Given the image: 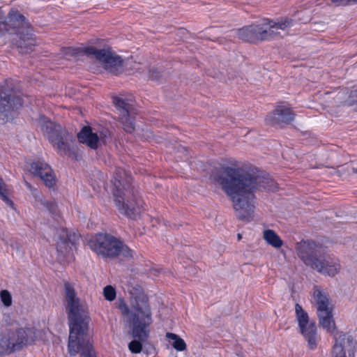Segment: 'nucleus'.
<instances>
[{"instance_id":"38","label":"nucleus","mask_w":357,"mask_h":357,"mask_svg":"<svg viewBox=\"0 0 357 357\" xmlns=\"http://www.w3.org/2000/svg\"><path fill=\"white\" fill-rule=\"evenodd\" d=\"M9 18H10V22H11L13 21V18H14V17H13L12 16V15L10 14V15Z\"/></svg>"},{"instance_id":"17","label":"nucleus","mask_w":357,"mask_h":357,"mask_svg":"<svg viewBox=\"0 0 357 357\" xmlns=\"http://www.w3.org/2000/svg\"><path fill=\"white\" fill-rule=\"evenodd\" d=\"M75 236L71 238L66 230H63L59 234L56 242V250L60 260H64L71 254L73 247L75 245Z\"/></svg>"},{"instance_id":"35","label":"nucleus","mask_w":357,"mask_h":357,"mask_svg":"<svg viewBox=\"0 0 357 357\" xmlns=\"http://www.w3.org/2000/svg\"><path fill=\"white\" fill-rule=\"evenodd\" d=\"M25 185L27 187V188L29 189L32 192L33 195L36 197H38V192L37 191V190L36 189H33L32 188V186L31 185V184L29 183L26 182V181H25Z\"/></svg>"},{"instance_id":"13","label":"nucleus","mask_w":357,"mask_h":357,"mask_svg":"<svg viewBox=\"0 0 357 357\" xmlns=\"http://www.w3.org/2000/svg\"><path fill=\"white\" fill-rule=\"evenodd\" d=\"M291 26V20L285 19L278 22H272L268 20L261 24V29L264 32L262 34L263 40H271L278 37H282V32Z\"/></svg>"},{"instance_id":"16","label":"nucleus","mask_w":357,"mask_h":357,"mask_svg":"<svg viewBox=\"0 0 357 357\" xmlns=\"http://www.w3.org/2000/svg\"><path fill=\"white\" fill-rule=\"evenodd\" d=\"M75 354L70 352L69 343L68 344V351L72 356H75L80 352V357H96L88 333H86L84 335H78L75 341Z\"/></svg>"},{"instance_id":"29","label":"nucleus","mask_w":357,"mask_h":357,"mask_svg":"<svg viewBox=\"0 0 357 357\" xmlns=\"http://www.w3.org/2000/svg\"><path fill=\"white\" fill-rule=\"evenodd\" d=\"M103 294L105 298L109 301L114 300L116 298V291L114 288L110 285L106 286L104 288Z\"/></svg>"},{"instance_id":"22","label":"nucleus","mask_w":357,"mask_h":357,"mask_svg":"<svg viewBox=\"0 0 357 357\" xmlns=\"http://www.w3.org/2000/svg\"><path fill=\"white\" fill-rule=\"evenodd\" d=\"M313 297L317 314L319 312L333 311V305L331 303L328 295L326 292L316 288L314 290Z\"/></svg>"},{"instance_id":"23","label":"nucleus","mask_w":357,"mask_h":357,"mask_svg":"<svg viewBox=\"0 0 357 357\" xmlns=\"http://www.w3.org/2000/svg\"><path fill=\"white\" fill-rule=\"evenodd\" d=\"M273 120L277 123H289L294 119L291 110L285 106H279L273 114Z\"/></svg>"},{"instance_id":"7","label":"nucleus","mask_w":357,"mask_h":357,"mask_svg":"<svg viewBox=\"0 0 357 357\" xmlns=\"http://www.w3.org/2000/svg\"><path fill=\"white\" fill-rule=\"evenodd\" d=\"M90 248L98 255L107 257H132V250L121 241L109 234H100L89 243Z\"/></svg>"},{"instance_id":"36","label":"nucleus","mask_w":357,"mask_h":357,"mask_svg":"<svg viewBox=\"0 0 357 357\" xmlns=\"http://www.w3.org/2000/svg\"><path fill=\"white\" fill-rule=\"evenodd\" d=\"M66 54H75V50L69 47V48L67 49V53Z\"/></svg>"},{"instance_id":"18","label":"nucleus","mask_w":357,"mask_h":357,"mask_svg":"<svg viewBox=\"0 0 357 357\" xmlns=\"http://www.w3.org/2000/svg\"><path fill=\"white\" fill-rule=\"evenodd\" d=\"M239 39L249 42L257 43L263 40L262 34L264 32L261 29V24L245 26L236 31Z\"/></svg>"},{"instance_id":"4","label":"nucleus","mask_w":357,"mask_h":357,"mask_svg":"<svg viewBox=\"0 0 357 357\" xmlns=\"http://www.w3.org/2000/svg\"><path fill=\"white\" fill-rule=\"evenodd\" d=\"M131 176L118 168L111 181L112 192L119 212L130 218H135L142 211V201L135 197L130 187Z\"/></svg>"},{"instance_id":"21","label":"nucleus","mask_w":357,"mask_h":357,"mask_svg":"<svg viewBox=\"0 0 357 357\" xmlns=\"http://www.w3.org/2000/svg\"><path fill=\"white\" fill-rule=\"evenodd\" d=\"M300 332L307 342L310 349H314L317 345L319 337L317 333L316 324L314 321H308L303 325H298Z\"/></svg>"},{"instance_id":"25","label":"nucleus","mask_w":357,"mask_h":357,"mask_svg":"<svg viewBox=\"0 0 357 357\" xmlns=\"http://www.w3.org/2000/svg\"><path fill=\"white\" fill-rule=\"evenodd\" d=\"M166 337L173 340L172 343V347L178 351H182L186 349V344L183 339H181L178 335L172 333H167Z\"/></svg>"},{"instance_id":"3","label":"nucleus","mask_w":357,"mask_h":357,"mask_svg":"<svg viewBox=\"0 0 357 357\" xmlns=\"http://www.w3.org/2000/svg\"><path fill=\"white\" fill-rule=\"evenodd\" d=\"M64 304L68 314L70 352L75 350V341L78 335H84L89 330V313L86 302L79 298L74 287L68 282L64 283Z\"/></svg>"},{"instance_id":"12","label":"nucleus","mask_w":357,"mask_h":357,"mask_svg":"<svg viewBox=\"0 0 357 357\" xmlns=\"http://www.w3.org/2000/svg\"><path fill=\"white\" fill-rule=\"evenodd\" d=\"M30 172L39 177L48 188H53L56 183V178L51 167L44 161H36L31 164Z\"/></svg>"},{"instance_id":"10","label":"nucleus","mask_w":357,"mask_h":357,"mask_svg":"<svg viewBox=\"0 0 357 357\" xmlns=\"http://www.w3.org/2000/svg\"><path fill=\"white\" fill-rule=\"evenodd\" d=\"M22 105L17 97L8 86L0 87V123L13 119V112Z\"/></svg>"},{"instance_id":"33","label":"nucleus","mask_w":357,"mask_h":357,"mask_svg":"<svg viewBox=\"0 0 357 357\" xmlns=\"http://www.w3.org/2000/svg\"><path fill=\"white\" fill-rule=\"evenodd\" d=\"M161 77L160 73L157 68H153L149 70V77L153 80H159Z\"/></svg>"},{"instance_id":"14","label":"nucleus","mask_w":357,"mask_h":357,"mask_svg":"<svg viewBox=\"0 0 357 357\" xmlns=\"http://www.w3.org/2000/svg\"><path fill=\"white\" fill-rule=\"evenodd\" d=\"M113 102L120 112L119 118L123 126V129L127 132H132L135 130V123L130 115L132 105L119 97H114Z\"/></svg>"},{"instance_id":"19","label":"nucleus","mask_w":357,"mask_h":357,"mask_svg":"<svg viewBox=\"0 0 357 357\" xmlns=\"http://www.w3.org/2000/svg\"><path fill=\"white\" fill-rule=\"evenodd\" d=\"M319 325L322 327L327 333L333 335L335 342L336 336L340 335H347L337 330L336 325L333 319V311L319 312L317 314Z\"/></svg>"},{"instance_id":"26","label":"nucleus","mask_w":357,"mask_h":357,"mask_svg":"<svg viewBox=\"0 0 357 357\" xmlns=\"http://www.w3.org/2000/svg\"><path fill=\"white\" fill-rule=\"evenodd\" d=\"M295 312L298 325H303V324L310 321L307 312L298 303L295 305Z\"/></svg>"},{"instance_id":"37","label":"nucleus","mask_w":357,"mask_h":357,"mask_svg":"<svg viewBox=\"0 0 357 357\" xmlns=\"http://www.w3.org/2000/svg\"><path fill=\"white\" fill-rule=\"evenodd\" d=\"M352 169L354 172L357 174V162L352 163Z\"/></svg>"},{"instance_id":"28","label":"nucleus","mask_w":357,"mask_h":357,"mask_svg":"<svg viewBox=\"0 0 357 357\" xmlns=\"http://www.w3.org/2000/svg\"><path fill=\"white\" fill-rule=\"evenodd\" d=\"M1 301L6 307H9L12 304V296L7 290H2L0 293Z\"/></svg>"},{"instance_id":"2","label":"nucleus","mask_w":357,"mask_h":357,"mask_svg":"<svg viewBox=\"0 0 357 357\" xmlns=\"http://www.w3.org/2000/svg\"><path fill=\"white\" fill-rule=\"evenodd\" d=\"M119 308L123 319L129 324L132 337L134 340L128 344L132 353H140L142 345L140 342L145 341L149 336V327L153 322L152 312L148 298L144 295L132 297L130 306L124 302L119 304Z\"/></svg>"},{"instance_id":"34","label":"nucleus","mask_w":357,"mask_h":357,"mask_svg":"<svg viewBox=\"0 0 357 357\" xmlns=\"http://www.w3.org/2000/svg\"><path fill=\"white\" fill-rule=\"evenodd\" d=\"M15 18L16 20V22L15 23V24H16V23H17V25H20V24H22L23 25L24 24V17L22 16L21 14H15Z\"/></svg>"},{"instance_id":"5","label":"nucleus","mask_w":357,"mask_h":357,"mask_svg":"<svg viewBox=\"0 0 357 357\" xmlns=\"http://www.w3.org/2000/svg\"><path fill=\"white\" fill-rule=\"evenodd\" d=\"M318 245L310 241H301L296 246L298 255L305 264L323 275H335L340 269L338 261L331 257H318Z\"/></svg>"},{"instance_id":"39","label":"nucleus","mask_w":357,"mask_h":357,"mask_svg":"<svg viewBox=\"0 0 357 357\" xmlns=\"http://www.w3.org/2000/svg\"><path fill=\"white\" fill-rule=\"evenodd\" d=\"M237 237H238V240L240 241L241 239V238H242L241 234H238Z\"/></svg>"},{"instance_id":"6","label":"nucleus","mask_w":357,"mask_h":357,"mask_svg":"<svg viewBox=\"0 0 357 357\" xmlns=\"http://www.w3.org/2000/svg\"><path fill=\"white\" fill-rule=\"evenodd\" d=\"M40 126L43 134L59 154L76 157L75 139L66 129L45 116L40 118Z\"/></svg>"},{"instance_id":"24","label":"nucleus","mask_w":357,"mask_h":357,"mask_svg":"<svg viewBox=\"0 0 357 357\" xmlns=\"http://www.w3.org/2000/svg\"><path fill=\"white\" fill-rule=\"evenodd\" d=\"M264 238L271 245L275 248H279L282 245V241L279 236L271 229H267L264 231Z\"/></svg>"},{"instance_id":"32","label":"nucleus","mask_w":357,"mask_h":357,"mask_svg":"<svg viewBox=\"0 0 357 357\" xmlns=\"http://www.w3.org/2000/svg\"><path fill=\"white\" fill-rule=\"evenodd\" d=\"M41 204L47 208V210H49L52 213H54L56 209V204L54 202H45L43 200H40Z\"/></svg>"},{"instance_id":"20","label":"nucleus","mask_w":357,"mask_h":357,"mask_svg":"<svg viewBox=\"0 0 357 357\" xmlns=\"http://www.w3.org/2000/svg\"><path fill=\"white\" fill-rule=\"evenodd\" d=\"M10 33H17L20 36L17 45L20 52L26 54L33 50V47L35 45V39L29 29L24 31L21 27L17 28V30L10 31Z\"/></svg>"},{"instance_id":"27","label":"nucleus","mask_w":357,"mask_h":357,"mask_svg":"<svg viewBox=\"0 0 357 357\" xmlns=\"http://www.w3.org/2000/svg\"><path fill=\"white\" fill-rule=\"evenodd\" d=\"M8 186L4 183L3 180L0 177V198L9 206L13 207V203L8 196Z\"/></svg>"},{"instance_id":"31","label":"nucleus","mask_w":357,"mask_h":357,"mask_svg":"<svg viewBox=\"0 0 357 357\" xmlns=\"http://www.w3.org/2000/svg\"><path fill=\"white\" fill-rule=\"evenodd\" d=\"M8 25L3 21V15L0 10V34H4L6 31H9Z\"/></svg>"},{"instance_id":"15","label":"nucleus","mask_w":357,"mask_h":357,"mask_svg":"<svg viewBox=\"0 0 357 357\" xmlns=\"http://www.w3.org/2000/svg\"><path fill=\"white\" fill-rule=\"evenodd\" d=\"M107 130L100 132L98 135L93 132L91 128L84 127L77 134V138L79 142L86 144L93 149H96L101 142H105V138L107 136Z\"/></svg>"},{"instance_id":"8","label":"nucleus","mask_w":357,"mask_h":357,"mask_svg":"<svg viewBox=\"0 0 357 357\" xmlns=\"http://www.w3.org/2000/svg\"><path fill=\"white\" fill-rule=\"evenodd\" d=\"M40 331L34 328H19L3 333L0 339V353L10 354L34 342Z\"/></svg>"},{"instance_id":"30","label":"nucleus","mask_w":357,"mask_h":357,"mask_svg":"<svg viewBox=\"0 0 357 357\" xmlns=\"http://www.w3.org/2000/svg\"><path fill=\"white\" fill-rule=\"evenodd\" d=\"M336 6H344L357 3V0H331Z\"/></svg>"},{"instance_id":"9","label":"nucleus","mask_w":357,"mask_h":357,"mask_svg":"<svg viewBox=\"0 0 357 357\" xmlns=\"http://www.w3.org/2000/svg\"><path fill=\"white\" fill-rule=\"evenodd\" d=\"M84 52L88 55L93 56L109 72L119 74L123 71V60L109 50H98L93 47H86Z\"/></svg>"},{"instance_id":"1","label":"nucleus","mask_w":357,"mask_h":357,"mask_svg":"<svg viewBox=\"0 0 357 357\" xmlns=\"http://www.w3.org/2000/svg\"><path fill=\"white\" fill-rule=\"evenodd\" d=\"M211 178L220 185L233 203L236 217L243 221L252 219L257 190H273L275 182L257 171L225 167L221 173L213 174Z\"/></svg>"},{"instance_id":"11","label":"nucleus","mask_w":357,"mask_h":357,"mask_svg":"<svg viewBox=\"0 0 357 357\" xmlns=\"http://www.w3.org/2000/svg\"><path fill=\"white\" fill-rule=\"evenodd\" d=\"M356 342L350 335L336 336L332 357H354Z\"/></svg>"}]
</instances>
